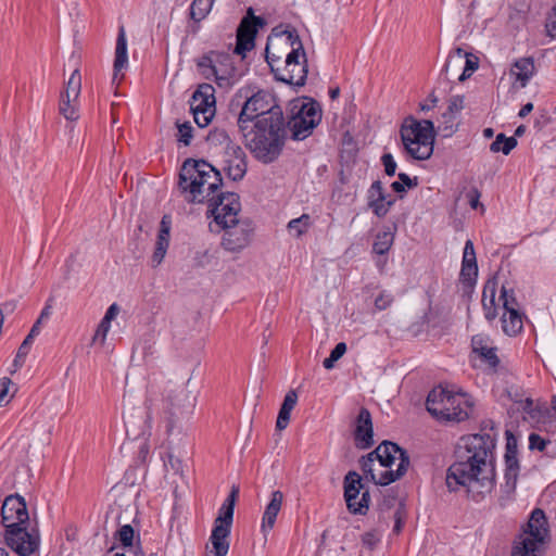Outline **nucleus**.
I'll return each mask as SVG.
<instances>
[{"instance_id": "obj_1", "label": "nucleus", "mask_w": 556, "mask_h": 556, "mask_svg": "<svg viewBox=\"0 0 556 556\" xmlns=\"http://www.w3.org/2000/svg\"><path fill=\"white\" fill-rule=\"evenodd\" d=\"M220 172L204 160L188 159L182 163L179 173L178 188L189 203H208L207 217L211 231L219 232L220 227L237 222L241 203L235 192L216 191L222 187Z\"/></svg>"}, {"instance_id": "obj_2", "label": "nucleus", "mask_w": 556, "mask_h": 556, "mask_svg": "<svg viewBox=\"0 0 556 556\" xmlns=\"http://www.w3.org/2000/svg\"><path fill=\"white\" fill-rule=\"evenodd\" d=\"M237 125L245 148L256 160L269 164L278 159L287 135L283 115L274 112L268 118Z\"/></svg>"}, {"instance_id": "obj_3", "label": "nucleus", "mask_w": 556, "mask_h": 556, "mask_svg": "<svg viewBox=\"0 0 556 556\" xmlns=\"http://www.w3.org/2000/svg\"><path fill=\"white\" fill-rule=\"evenodd\" d=\"M0 516L5 529V543L17 556H28L38 549L39 533L29 528V514L24 497L18 494L7 496Z\"/></svg>"}, {"instance_id": "obj_4", "label": "nucleus", "mask_w": 556, "mask_h": 556, "mask_svg": "<svg viewBox=\"0 0 556 556\" xmlns=\"http://www.w3.org/2000/svg\"><path fill=\"white\" fill-rule=\"evenodd\" d=\"M446 486L451 492L465 491L478 502L490 493L495 485V468L455 460L447 469Z\"/></svg>"}, {"instance_id": "obj_5", "label": "nucleus", "mask_w": 556, "mask_h": 556, "mask_svg": "<svg viewBox=\"0 0 556 556\" xmlns=\"http://www.w3.org/2000/svg\"><path fill=\"white\" fill-rule=\"evenodd\" d=\"M400 132L405 151L410 157L418 161L431 157L437 136L432 121H418L409 116L405 118Z\"/></svg>"}, {"instance_id": "obj_6", "label": "nucleus", "mask_w": 556, "mask_h": 556, "mask_svg": "<svg viewBox=\"0 0 556 556\" xmlns=\"http://www.w3.org/2000/svg\"><path fill=\"white\" fill-rule=\"evenodd\" d=\"M426 408L432 417H470L475 414V401L466 392L439 386L429 392Z\"/></svg>"}, {"instance_id": "obj_7", "label": "nucleus", "mask_w": 556, "mask_h": 556, "mask_svg": "<svg viewBox=\"0 0 556 556\" xmlns=\"http://www.w3.org/2000/svg\"><path fill=\"white\" fill-rule=\"evenodd\" d=\"M548 539L547 520L544 511H532L526 528L515 542L511 556H543Z\"/></svg>"}, {"instance_id": "obj_8", "label": "nucleus", "mask_w": 556, "mask_h": 556, "mask_svg": "<svg viewBox=\"0 0 556 556\" xmlns=\"http://www.w3.org/2000/svg\"><path fill=\"white\" fill-rule=\"evenodd\" d=\"M495 440L489 433H476L462 437L455 448V460L495 468Z\"/></svg>"}, {"instance_id": "obj_9", "label": "nucleus", "mask_w": 556, "mask_h": 556, "mask_svg": "<svg viewBox=\"0 0 556 556\" xmlns=\"http://www.w3.org/2000/svg\"><path fill=\"white\" fill-rule=\"evenodd\" d=\"M321 121V109L313 99H296L290 102V119L286 123L294 140L307 138Z\"/></svg>"}, {"instance_id": "obj_10", "label": "nucleus", "mask_w": 556, "mask_h": 556, "mask_svg": "<svg viewBox=\"0 0 556 556\" xmlns=\"http://www.w3.org/2000/svg\"><path fill=\"white\" fill-rule=\"evenodd\" d=\"M239 496V486L232 485L230 493L219 508L218 516L214 521V527L210 536L212 549L207 556H226L229 551V535L233 520V511L237 498Z\"/></svg>"}, {"instance_id": "obj_11", "label": "nucleus", "mask_w": 556, "mask_h": 556, "mask_svg": "<svg viewBox=\"0 0 556 556\" xmlns=\"http://www.w3.org/2000/svg\"><path fill=\"white\" fill-rule=\"evenodd\" d=\"M199 73L205 79H214L222 87H229L237 78V68L228 53L210 51L195 60Z\"/></svg>"}, {"instance_id": "obj_12", "label": "nucleus", "mask_w": 556, "mask_h": 556, "mask_svg": "<svg viewBox=\"0 0 556 556\" xmlns=\"http://www.w3.org/2000/svg\"><path fill=\"white\" fill-rule=\"evenodd\" d=\"M274 112L278 116L283 115L275 97L267 91L260 90L245 100L237 117V124L241 123L242 125L260 118H268Z\"/></svg>"}, {"instance_id": "obj_13", "label": "nucleus", "mask_w": 556, "mask_h": 556, "mask_svg": "<svg viewBox=\"0 0 556 556\" xmlns=\"http://www.w3.org/2000/svg\"><path fill=\"white\" fill-rule=\"evenodd\" d=\"M344 500L351 514L366 515L369 508L370 494L364 489L362 477L356 471H349L343 480Z\"/></svg>"}, {"instance_id": "obj_14", "label": "nucleus", "mask_w": 556, "mask_h": 556, "mask_svg": "<svg viewBox=\"0 0 556 556\" xmlns=\"http://www.w3.org/2000/svg\"><path fill=\"white\" fill-rule=\"evenodd\" d=\"M165 410L173 417L178 415H192L195 407V395L184 386H176L170 381L163 389Z\"/></svg>"}, {"instance_id": "obj_15", "label": "nucleus", "mask_w": 556, "mask_h": 556, "mask_svg": "<svg viewBox=\"0 0 556 556\" xmlns=\"http://www.w3.org/2000/svg\"><path fill=\"white\" fill-rule=\"evenodd\" d=\"M408 466L407 452L396 443L384 440V486L402 478Z\"/></svg>"}, {"instance_id": "obj_16", "label": "nucleus", "mask_w": 556, "mask_h": 556, "mask_svg": "<svg viewBox=\"0 0 556 556\" xmlns=\"http://www.w3.org/2000/svg\"><path fill=\"white\" fill-rule=\"evenodd\" d=\"M517 439L510 432L506 431V451H505V482L502 484V492L506 495V500H510L516 491L519 477L520 465L517 457Z\"/></svg>"}, {"instance_id": "obj_17", "label": "nucleus", "mask_w": 556, "mask_h": 556, "mask_svg": "<svg viewBox=\"0 0 556 556\" xmlns=\"http://www.w3.org/2000/svg\"><path fill=\"white\" fill-rule=\"evenodd\" d=\"M220 230H224L222 245L227 251L235 252L242 250L250 243L254 227L250 219H239L237 217V222L229 223L227 227H220Z\"/></svg>"}, {"instance_id": "obj_18", "label": "nucleus", "mask_w": 556, "mask_h": 556, "mask_svg": "<svg viewBox=\"0 0 556 556\" xmlns=\"http://www.w3.org/2000/svg\"><path fill=\"white\" fill-rule=\"evenodd\" d=\"M266 61L270 66L271 72L277 80L302 87L305 85L307 77V60L304 58L302 63L292 64L291 66L285 65L283 67L274 66V59L269 55V47H266Z\"/></svg>"}, {"instance_id": "obj_19", "label": "nucleus", "mask_w": 556, "mask_h": 556, "mask_svg": "<svg viewBox=\"0 0 556 556\" xmlns=\"http://www.w3.org/2000/svg\"><path fill=\"white\" fill-rule=\"evenodd\" d=\"M459 276L465 291H471L478 277L477 257L471 240H467L465 243Z\"/></svg>"}, {"instance_id": "obj_20", "label": "nucleus", "mask_w": 556, "mask_h": 556, "mask_svg": "<svg viewBox=\"0 0 556 556\" xmlns=\"http://www.w3.org/2000/svg\"><path fill=\"white\" fill-rule=\"evenodd\" d=\"M128 66L127 38L124 25L118 28L115 46V58L113 63V81L122 80L123 71Z\"/></svg>"}, {"instance_id": "obj_21", "label": "nucleus", "mask_w": 556, "mask_h": 556, "mask_svg": "<svg viewBox=\"0 0 556 556\" xmlns=\"http://www.w3.org/2000/svg\"><path fill=\"white\" fill-rule=\"evenodd\" d=\"M214 87L210 84H201L198 89L193 92L190 100L191 111H216V100L214 96Z\"/></svg>"}, {"instance_id": "obj_22", "label": "nucleus", "mask_w": 556, "mask_h": 556, "mask_svg": "<svg viewBox=\"0 0 556 556\" xmlns=\"http://www.w3.org/2000/svg\"><path fill=\"white\" fill-rule=\"evenodd\" d=\"M283 493L279 490L271 492L270 501L266 505L263 518H262V531L267 532L270 531L276 522V518L281 510L282 502H283Z\"/></svg>"}, {"instance_id": "obj_23", "label": "nucleus", "mask_w": 556, "mask_h": 556, "mask_svg": "<svg viewBox=\"0 0 556 556\" xmlns=\"http://www.w3.org/2000/svg\"><path fill=\"white\" fill-rule=\"evenodd\" d=\"M535 74L534 60L531 56L520 58L513 63L510 75L515 76L520 88H525Z\"/></svg>"}, {"instance_id": "obj_24", "label": "nucleus", "mask_w": 556, "mask_h": 556, "mask_svg": "<svg viewBox=\"0 0 556 556\" xmlns=\"http://www.w3.org/2000/svg\"><path fill=\"white\" fill-rule=\"evenodd\" d=\"M382 448V443H380L372 452H370L366 457H363L361 462V467L364 473V478L368 481H372L377 485H382V472L376 475L375 472V462L379 463V466H382V454L380 451Z\"/></svg>"}, {"instance_id": "obj_25", "label": "nucleus", "mask_w": 556, "mask_h": 556, "mask_svg": "<svg viewBox=\"0 0 556 556\" xmlns=\"http://www.w3.org/2000/svg\"><path fill=\"white\" fill-rule=\"evenodd\" d=\"M472 351L483 358L491 367H496L500 359L495 348L489 346V338L483 334H476L471 339Z\"/></svg>"}, {"instance_id": "obj_26", "label": "nucleus", "mask_w": 556, "mask_h": 556, "mask_svg": "<svg viewBox=\"0 0 556 556\" xmlns=\"http://www.w3.org/2000/svg\"><path fill=\"white\" fill-rule=\"evenodd\" d=\"M496 288L497 281L495 277L489 279L483 288L482 306L484 311V316L488 320H493L497 316L495 304Z\"/></svg>"}, {"instance_id": "obj_27", "label": "nucleus", "mask_w": 556, "mask_h": 556, "mask_svg": "<svg viewBox=\"0 0 556 556\" xmlns=\"http://www.w3.org/2000/svg\"><path fill=\"white\" fill-rule=\"evenodd\" d=\"M265 20L261 16H256L253 13V9L249 8L247 15L241 20L237 29V35L247 37L255 40L257 28L265 25Z\"/></svg>"}, {"instance_id": "obj_28", "label": "nucleus", "mask_w": 556, "mask_h": 556, "mask_svg": "<svg viewBox=\"0 0 556 556\" xmlns=\"http://www.w3.org/2000/svg\"><path fill=\"white\" fill-rule=\"evenodd\" d=\"M288 43L291 46V51L287 54L285 65L291 66L292 64L302 63L306 58L303 49L302 41L295 30H286Z\"/></svg>"}, {"instance_id": "obj_29", "label": "nucleus", "mask_w": 556, "mask_h": 556, "mask_svg": "<svg viewBox=\"0 0 556 556\" xmlns=\"http://www.w3.org/2000/svg\"><path fill=\"white\" fill-rule=\"evenodd\" d=\"M374 430L371 419H357L354 431L355 445L359 448H368L372 445Z\"/></svg>"}, {"instance_id": "obj_30", "label": "nucleus", "mask_w": 556, "mask_h": 556, "mask_svg": "<svg viewBox=\"0 0 556 556\" xmlns=\"http://www.w3.org/2000/svg\"><path fill=\"white\" fill-rule=\"evenodd\" d=\"M124 426L129 440H139L146 435H151L150 419H127Z\"/></svg>"}, {"instance_id": "obj_31", "label": "nucleus", "mask_w": 556, "mask_h": 556, "mask_svg": "<svg viewBox=\"0 0 556 556\" xmlns=\"http://www.w3.org/2000/svg\"><path fill=\"white\" fill-rule=\"evenodd\" d=\"M466 52L462 48H455L448 54L446 62L442 68V74L445 75L446 79H450V75H456L460 70L463 71Z\"/></svg>"}, {"instance_id": "obj_32", "label": "nucleus", "mask_w": 556, "mask_h": 556, "mask_svg": "<svg viewBox=\"0 0 556 556\" xmlns=\"http://www.w3.org/2000/svg\"><path fill=\"white\" fill-rule=\"evenodd\" d=\"M522 317L519 311L505 312L502 317L503 331L508 336H515L522 329Z\"/></svg>"}, {"instance_id": "obj_33", "label": "nucleus", "mask_w": 556, "mask_h": 556, "mask_svg": "<svg viewBox=\"0 0 556 556\" xmlns=\"http://www.w3.org/2000/svg\"><path fill=\"white\" fill-rule=\"evenodd\" d=\"M386 507L390 510V516L393 519L392 533L397 535L402 531L404 520L406 518L405 505L402 500L395 501L393 506H390L384 501V508Z\"/></svg>"}, {"instance_id": "obj_34", "label": "nucleus", "mask_w": 556, "mask_h": 556, "mask_svg": "<svg viewBox=\"0 0 556 556\" xmlns=\"http://www.w3.org/2000/svg\"><path fill=\"white\" fill-rule=\"evenodd\" d=\"M223 169L226 172L229 179L239 181L247 173V160L242 161V159H237L224 161Z\"/></svg>"}, {"instance_id": "obj_35", "label": "nucleus", "mask_w": 556, "mask_h": 556, "mask_svg": "<svg viewBox=\"0 0 556 556\" xmlns=\"http://www.w3.org/2000/svg\"><path fill=\"white\" fill-rule=\"evenodd\" d=\"M81 89V76L79 74V71L76 68L72 75L70 76L65 91L61 96H64V98L68 100L76 101L79 97Z\"/></svg>"}, {"instance_id": "obj_36", "label": "nucleus", "mask_w": 556, "mask_h": 556, "mask_svg": "<svg viewBox=\"0 0 556 556\" xmlns=\"http://www.w3.org/2000/svg\"><path fill=\"white\" fill-rule=\"evenodd\" d=\"M517 146L515 137H506L503 132L498 134L495 140L490 144V150L494 153L503 152L508 155L510 151Z\"/></svg>"}, {"instance_id": "obj_37", "label": "nucleus", "mask_w": 556, "mask_h": 556, "mask_svg": "<svg viewBox=\"0 0 556 556\" xmlns=\"http://www.w3.org/2000/svg\"><path fill=\"white\" fill-rule=\"evenodd\" d=\"M368 205L372 208L374 213L380 217L382 211V185L380 180H376L369 190Z\"/></svg>"}, {"instance_id": "obj_38", "label": "nucleus", "mask_w": 556, "mask_h": 556, "mask_svg": "<svg viewBox=\"0 0 556 556\" xmlns=\"http://www.w3.org/2000/svg\"><path fill=\"white\" fill-rule=\"evenodd\" d=\"M214 0H193L190 7V16L194 21L203 20L213 7Z\"/></svg>"}, {"instance_id": "obj_39", "label": "nucleus", "mask_w": 556, "mask_h": 556, "mask_svg": "<svg viewBox=\"0 0 556 556\" xmlns=\"http://www.w3.org/2000/svg\"><path fill=\"white\" fill-rule=\"evenodd\" d=\"M311 225V217L308 214H303L302 216L291 219L288 223V230L290 233L295 237H300L305 233Z\"/></svg>"}, {"instance_id": "obj_40", "label": "nucleus", "mask_w": 556, "mask_h": 556, "mask_svg": "<svg viewBox=\"0 0 556 556\" xmlns=\"http://www.w3.org/2000/svg\"><path fill=\"white\" fill-rule=\"evenodd\" d=\"M135 530L130 525L122 526L115 533V539L121 542L123 547L134 549Z\"/></svg>"}, {"instance_id": "obj_41", "label": "nucleus", "mask_w": 556, "mask_h": 556, "mask_svg": "<svg viewBox=\"0 0 556 556\" xmlns=\"http://www.w3.org/2000/svg\"><path fill=\"white\" fill-rule=\"evenodd\" d=\"M176 126L178 129V132L176 135L177 141L179 143L184 144L185 147L190 146L191 140L193 138V128H192L191 124L189 122H185V123L177 122Z\"/></svg>"}, {"instance_id": "obj_42", "label": "nucleus", "mask_w": 556, "mask_h": 556, "mask_svg": "<svg viewBox=\"0 0 556 556\" xmlns=\"http://www.w3.org/2000/svg\"><path fill=\"white\" fill-rule=\"evenodd\" d=\"M74 102L75 101L68 100V99L64 98V96H61V102H60V106H59L60 113L67 121H72V122L78 119V117H79Z\"/></svg>"}, {"instance_id": "obj_43", "label": "nucleus", "mask_w": 556, "mask_h": 556, "mask_svg": "<svg viewBox=\"0 0 556 556\" xmlns=\"http://www.w3.org/2000/svg\"><path fill=\"white\" fill-rule=\"evenodd\" d=\"M478 58L473 54L466 52V58L463 65V71L458 75V80L464 81L471 76V74L478 68Z\"/></svg>"}, {"instance_id": "obj_44", "label": "nucleus", "mask_w": 556, "mask_h": 556, "mask_svg": "<svg viewBox=\"0 0 556 556\" xmlns=\"http://www.w3.org/2000/svg\"><path fill=\"white\" fill-rule=\"evenodd\" d=\"M169 231H170V220L167 219V216H163L161 224H160V230L157 233L156 239V247H163L168 249L169 245Z\"/></svg>"}, {"instance_id": "obj_45", "label": "nucleus", "mask_w": 556, "mask_h": 556, "mask_svg": "<svg viewBox=\"0 0 556 556\" xmlns=\"http://www.w3.org/2000/svg\"><path fill=\"white\" fill-rule=\"evenodd\" d=\"M298 402V394L294 390H290L282 402L277 417H290L292 409Z\"/></svg>"}, {"instance_id": "obj_46", "label": "nucleus", "mask_w": 556, "mask_h": 556, "mask_svg": "<svg viewBox=\"0 0 556 556\" xmlns=\"http://www.w3.org/2000/svg\"><path fill=\"white\" fill-rule=\"evenodd\" d=\"M346 352V344L344 342L338 343L334 349L330 352V355L324 359L323 366L326 369H331L334 363L339 361Z\"/></svg>"}, {"instance_id": "obj_47", "label": "nucleus", "mask_w": 556, "mask_h": 556, "mask_svg": "<svg viewBox=\"0 0 556 556\" xmlns=\"http://www.w3.org/2000/svg\"><path fill=\"white\" fill-rule=\"evenodd\" d=\"M39 334V328L37 326H33L29 333L26 336L24 341L22 342L21 346L17 351V358H25L29 352V349L33 344V341L35 337Z\"/></svg>"}, {"instance_id": "obj_48", "label": "nucleus", "mask_w": 556, "mask_h": 556, "mask_svg": "<svg viewBox=\"0 0 556 556\" xmlns=\"http://www.w3.org/2000/svg\"><path fill=\"white\" fill-rule=\"evenodd\" d=\"M242 159L247 160V155L242 148L236 143L228 142V146L224 147V161Z\"/></svg>"}, {"instance_id": "obj_49", "label": "nucleus", "mask_w": 556, "mask_h": 556, "mask_svg": "<svg viewBox=\"0 0 556 556\" xmlns=\"http://www.w3.org/2000/svg\"><path fill=\"white\" fill-rule=\"evenodd\" d=\"M501 299L503 300V307L505 312L518 311V303L514 296L513 290H507L505 286L501 290Z\"/></svg>"}, {"instance_id": "obj_50", "label": "nucleus", "mask_w": 556, "mask_h": 556, "mask_svg": "<svg viewBox=\"0 0 556 556\" xmlns=\"http://www.w3.org/2000/svg\"><path fill=\"white\" fill-rule=\"evenodd\" d=\"M362 543L369 551L376 549L378 547L379 543H380V532H379V530L375 529V530L365 532L362 535Z\"/></svg>"}, {"instance_id": "obj_51", "label": "nucleus", "mask_w": 556, "mask_h": 556, "mask_svg": "<svg viewBox=\"0 0 556 556\" xmlns=\"http://www.w3.org/2000/svg\"><path fill=\"white\" fill-rule=\"evenodd\" d=\"M207 141L212 144L219 146H228V142H231L228 134L224 129H214L211 130L207 135Z\"/></svg>"}, {"instance_id": "obj_52", "label": "nucleus", "mask_w": 556, "mask_h": 556, "mask_svg": "<svg viewBox=\"0 0 556 556\" xmlns=\"http://www.w3.org/2000/svg\"><path fill=\"white\" fill-rule=\"evenodd\" d=\"M193 114V118L195 124L200 128L206 127L213 119L216 111H210L207 109H204V111H191Z\"/></svg>"}, {"instance_id": "obj_53", "label": "nucleus", "mask_w": 556, "mask_h": 556, "mask_svg": "<svg viewBox=\"0 0 556 556\" xmlns=\"http://www.w3.org/2000/svg\"><path fill=\"white\" fill-rule=\"evenodd\" d=\"M464 109V97L454 96L448 101L447 112L442 115V118L450 117Z\"/></svg>"}, {"instance_id": "obj_54", "label": "nucleus", "mask_w": 556, "mask_h": 556, "mask_svg": "<svg viewBox=\"0 0 556 556\" xmlns=\"http://www.w3.org/2000/svg\"><path fill=\"white\" fill-rule=\"evenodd\" d=\"M254 48V39L241 37L237 35V42L235 48V53L244 55L247 51H250Z\"/></svg>"}, {"instance_id": "obj_55", "label": "nucleus", "mask_w": 556, "mask_h": 556, "mask_svg": "<svg viewBox=\"0 0 556 556\" xmlns=\"http://www.w3.org/2000/svg\"><path fill=\"white\" fill-rule=\"evenodd\" d=\"M443 126H439V130L442 132L443 137H451L456 131V124L453 115L450 117L443 118Z\"/></svg>"}, {"instance_id": "obj_56", "label": "nucleus", "mask_w": 556, "mask_h": 556, "mask_svg": "<svg viewBox=\"0 0 556 556\" xmlns=\"http://www.w3.org/2000/svg\"><path fill=\"white\" fill-rule=\"evenodd\" d=\"M548 441L544 440L541 435L536 433H531L529 435V448L538 450L540 452L544 451Z\"/></svg>"}, {"instance_id": "obj_57", "label": "nucleus", "mask_w": 556, "mask_h": 556, "mask_svg": "<svg viewBox=\"0 0 556 556\" xmlns=\"http://www.w3.org/2000/svg\"><path fill=\"white\" fill-rule=\"evenodd\" d=\"M110 327L111 323H105V320L102 318L93 336V341H97L100 338L103 343L110 330Z\"/></svg>"}, {"instance_id": "obj_58", "label": "nucleus", "mask_w": 556, "mask_h": 556, "mask_svg": "<svg viewBox=\"0 0 556 556\" xmlns=\"http://www.w3.org/2000/svg\"><path fill=\"white\" fill-rule=\"evenodd\" d=\"M166 252H167L166 248L155 245L154 253L151 257V263H152L153 267H157L163 262V260L166 255Z\"/></svg>"}, {"instance_id": "obj_59", "label": "nucleus", "mask_w": 556, "mask_h": 556, "mask_svg": "<svg viewBox=\"0 0 556 556\" xmlns=\"http://www.w3.org/2000/svg\"><path fill=\"white\" fill-rule=\"evenodd\" d=\"M166 252H167L166 248L155 245L154 253L151 257V263H152L153 267H157L163 262V260L166 255Z\"/></svg>"}, {"instance_id": "obj_60", "label": "nucleus", "mask_w": 556, "mask_h": 556, "mask_svg": "<svg viewBox=\"0 0 556 556\" xmlns=\"http://www.w3.org/2000/svg\"><path fill=\"white\" fill-rule=\"evenodd\" d=\"M164 466L165 468H170L175 472H178L181 469L180 460L175 458L169 452L166 454V459L164 458Z\"/></svg>"}, {"instance_id": "obj_61", "label": "nucleus", "mask_w": 556, "mask_h": 556, "mask_svg": "<svg viewBox=\"0 0 556 556\" xmlns=\"http://www.w3.org/2000/svg\"><path fill=\"white\" fill-rule=\"evenodd\" d=\"M396 170V163L393 156L389 153H384V174L388 176H393Z\"/></svg>"}, {"instance_id": "obj_62", "label": "nucleus", "mask_w": 556, "mask_h": 556, "mask_svg": "<svg viewBox=\"0 0 556 556\" xmlns=\"http://www.w3.org/2000/svg\"><path fill=\"white\" fill-rule=\"evenodd\" d=\"M546 31L551 37H556V10L546 20Z\"/></svg>"}, {"instance_id": "obj_63", "label": "nucleus", "mask_w": 556, "mask_h": 556, "mask_svg": "<svg viewBox=\"0 0 556 556\" xmlns=\"http://www.w3.org/2000/svg\"><path fill=\"white\" fill-rule=\"evenodd\" d=\"M397 177H399L397 181L403 182L408 189H413V188H416L418 186V178L417 177L410 178L405 173H400Z\"/></svg>"}, {"instance_id": "obj_64", "label": "nucleus", "mask_w": 556, "mask_h": 556, "mask_svg": "<svg viewBox=\"0 0 556 556\" xmlns=\"http://www.w3.org/2000/svg\"><path fill=\"white\" fill-rule=\"evenodd\" d=\"M148 455H149V445H148L147 441H143L139 444L137 462L140 464H144L147 462Z\"/></svg>"}]
</instances>
